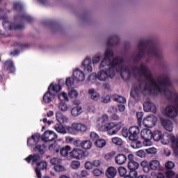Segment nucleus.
I'll use <instances>...</instances> for the list:
<instances>
[{
    "mask_svg": "<svg viewBox=\"0 0 178 178\" xmlns=\"http://www.w3.org/2000/svg\"><path fill=\"white\" fill-rule=\"evenodd\" d=\"M41 159V157L40 156V154H31L28 157L25 159V161H27L28 163H30V162H33V163H38V161Z\"/></svg>",
    "mask_w": 178,
    "mask_h": 178,
    "instance_id": "4be33fe9",
    "label": "nucleus"
},
{
    "mask_svg": "<svg viewBox=\"0 0 178 178\" xmlns=\"http://www.w3.org/2000/svg\"><path fill=\"white\" fill-rule=\"evenodd\" d=\"M140 136L143 140H152V131L151 129H143L140 132Z\"/></svg>",
    "mask_w": 178,
    "mask_h": 178,
    "instance_id": "aec40b11",
    "label": "nucleus"
},
{
    "mask_svg": "<svg viewBox=\"0 0 178 178\" xmlns=\"http://www.w3.org/2000/svg\"><path fill=\"white\" fill-rule=\"evenodd\" d=\"M67 104L63 102H60L58 104V109L61 111V112H66L67 111Z\"/></svg>",
    "mask_w": 178,
    "mask_h": 178,
    "instance_id": "79ce46f5",
    "label": "nucleus"
},
{
    "mask_svg": "<svg viewBox=\"0 0 178 178\" xmlns=\"http://www.w3.org/2000/svg\"><path fill=\"white\" fill-rule=\"evenodd\" d=\"M137 170H130L129 175L131 178H137V176H138V172L136 171Z\"/></svg>",
    "mask_w": 178,
    "mask_h": 178,
    "instance_id": "4d7b16f0",
    "label": "nucleus"
},
{
    "mask_svg": "<svg viewBox=\"0 0 178 178\" xmlns=\"http://www.w3.org/2000/svg\"><path fill=\"white\" fill-rule=\"evenodd\" d=\"M127 161V156L124 154H119L115 156V162L117 165H124Z\"/></svg>",
    "mask_w": 178,
    "mask_h": 178,
    "instance_id": "6ab92c4d",
    "label": "nucleus"
},
{
    "mask_svg": "<svg viewBox=\"0 0 178 178\" xmlns=\"http://www.w3.org/2000/svg\"><path fill=\"white\" fill-rule=\"evenodd\" d=\"M107 122H109V117L106 114L103 115L102 117H100L98 119L97 122V124L98 129L101 131H102V128L104 127V129H106V124H108V123H106Z\"/></svg>",
    "mask_w": 178,
    "mask_h": 178,
    "instance_id": "9b49d317",
    "label": "nucleus"
},
{
    "mask_svg": "<svg viewBox=\"0 0 178 178\" xmlns=\"http://www.w3.org/2000/svg\"><path fill=\"white\" fill-rule=\"evenodd\" d=\"M144 115V113L143 112H138L136 113V118L138 119V124H141L143 122V116Z\"/></svg>",
    "mask_w": 178,
    "mask_h": 178,
    "instance_id": "3c124183",
    "label": "nucleus"
},
{
    "mask_svg": "<svg viewBox=\"0 0 178 178\" xmlns=\"http://www.w3.org/2000/svg\"><path fill=\"white\" fill-rule=\"evenodd\" d=\"M21 19H23L24 20H26V22H28V23H31V22H33V18H31V17H30L27 15H22Z\"/></svg>",
    "mask_w": 178,
    "mask_h": 178,
    "instance_id": "5fc2aeb1",
    "label": "nucleus"
},
{
    "mask_svg": "<svg viewBox=\"0 0 178 178\" xmlns=\"http://www.w3.org/2000/svg\"><path fill=\"white\" fill-rule=\"evenodd\" d=\"M146 152L147 154H156V148L155 147H151L149 149H146Z\"/></svg>",
    "mask_w": 178,
    "mask_h": 178,
    "instance_id": "680f3d73",
    "label": "nucleus"
},
{
    "mask_svg": "<svg viewBox=\"0 0 178 178\" xmlns=\"http://www.w3.org/2000/svg\"><path fill=\"white\" fill-rule=\"evenodd\" d=\"M111 101V97L109 95H106L102 97V102L104 104H108Z\"/></svg>",
    "mask_w": 178,
    "mask_h": 178,
    "instance_id": "338daca9",
    "label": "nucleus"
},
{
    "mask_svg": "<svg viewBox=\"0 0 178 178\" xmlns=\"http://www.w3.org/2000/svg\"><path fill=\"white\" fill-rule=\"evenodd\" d=\"M65 84L67 87H72V86L74 84V78H67L66 79Z\"/></svg>",
    "mask_w": 178,
    "mask_h": 178,
    "instance_id": "8fccbe9b",
    "label": "nucleus"
},
{
    "mask_svg": "<svg viewBox=\"0 0 178 178\" xmlns=\"http://www.w3.org/2000/svg\"><path fill=\"white\" fill-rule=\"evenodd\" d=\"M14 9H15V10H22L23 6L19 3H14Z\"/></svg>",
    "mask_w": 178,
    "mask_h": 178,
    "instance_id": "e2e57ef3",
    "label": "nucleus"
},
{
    "mask_svg": "<svg viewBox=\"0 0 178 178\" xmlns=\"http://www.w3.org/2000/svg\"><path fill=\"white\" fill-rule=\"evenodd\" d=\"M102 57V54L101 53H97L92 57L91 61L93 65H97L101 60V58Z\"/></svg>",
    "mask_w": 178,
    "mask_h": 178,
    "instance_id": "c9c22d12",
    "label": "nucleus"
},
{
    "mask_svg": "<svg viewBox=\"0 0 178 178\" xmlns=\"http://www.w3.org/2000/svg\"><path fill=\"white\" fill-rule=\"evenodd\" d=\"M73 78L76 81H84L86 76L84 75V72L80 69H76L73 72Z\"/></svg>",
    "mask_w": 178,
    "mask_h": 178,
    "instance_id": "a211bd4d",
    "label": "nucleus"
},
{
    "mask_svg": "<svg viewBox=\"0 0 178 178\" xmlns=\"http://www.w3.org/2000/svg\"><path fill=\"white\" fill-rule=\"evenodd\" d=\"M129 138L131 141H134L138 138V134H140V128L138 127H131L129 129Z\"/></svg>",
    "mask_w": 178,
    "mask_h": 178,
    "instance_id": "ddd939ff",
    "label": "nucleus"
},
{
    "mask_svg": "<svg viewBox=\"0 0 178 178\" xmlns=\"http://www.w3.org/2000/svg\"><path fill=\"white\" fill-rule=\"evenodd\" d=\"M106 175L108 178H115L116 175H118V170L115 167H109L107 169Z\"/></svg>",
    "mask_w": 178,
    "mask_h": 178,
    "instance_id": "393cba45",
    "label": "nucleus"
},
{
    "mask_svg": "<svg viewBox=\"0 0 178 178\" xmlns=\"http://www.w3.org/2000/svg\"><path fill=\"white\" fill-rule=\"evenodd\" d=\"M88 93L92 101L97 102L101 97V95H99V93L97 92L94 88L88 89Z\"/></svg>",
    "mask_w": 178,
    "mask_h": 178,
    "instance_id": "412c9836",
    "label": "nucleus"
},
{
    "mask_svg": "<svg viewBox=\"0 0 178 178\" xmlns=\"http://www.w3.org/2000/svg\"><path fill=\"white\" fill-rule=\"evenodd\" d=\"M92 173H93L94 176H96L97 177H98L101 176V175H104V171H102V170L96 168L92 171Z\"/></svg>",
    "mask_w": 178,
    "mask_h": 178,
    "instance_id": "864d4df0",
    "label": "nucleus"
},
{
    "mask_svg": "<svg viewBox=\"0 0 178 178\" xmlns=\"http://www.w3.org/2000/svg\"><path fill=\"white\" fill-rule=\"evenodd\" d=\"M139 167L140 164L136 161L128 162V169H129V170H137Z\"/></svg>",
    "mask_w": 178,
    "mask_h": 178,
    "instance_id": "7c9ffc66",
    "label": "nucleus"
},
{
    "mask_svg": "<svg viewBox=\"0 0 178 178\" xmlns=\"http://www.w3.org/2000/svg\"><path fill=\"white\" fill-rule=\"evenodd\" d=\"M165 168L166 169H173V168H175V163L172 162V161H168L165 163Z\"/></svg>",
    "mask_w": 178,
    "mask_h": 178,
    "instance_id": "bf43d9fd",
    "label": "nucleus"
},
{
    "mask_svg": "<svg viewBox=\"0 0 178 178\" xmlns=\"http://www.w3.org/2000/svg\"><path fill=\"white\" fill-rule=\"evenodd\" d=\"M81 147L83 149H90L92 147V142L88 140H83L81 143Z\"/></svg>",
    "mask_w": 178,
    "mask_h": 178,
    "instance_id": "cd10ccee",
    "label": "nucleus"
},
{
    "mask_svg": "<svg viewBox=\"0 0 178 178\" xmlns=\"http://www.w3.org/2000/svg\"><path fill=\"white\" fill-rule=\"evenodd\" d=\"M4 67L10 73H15L16 68L13 65V62L10 60H8L4 63Z\"/></svg>",
    "mask_w": 178,
    "mask_h": 178,
    "instance_id": "5701e85b",
    "label": "nucleus"
},
{
    "mask_svg": "<svg viewBox=\"0 0 178 178\" xmlns=\"http://www.w3.org/2000/svg\"><path fill=\"white\" fill-rule=\"evenodd\" d=\"M50 163L54 166H57L58 165H60L62 163V159L54 157L50 160Z\"/></svg>",
    "mask_w": 178,
    "mask_h": 178,
    "instance_id": "a19ab883",
    "label": "nucleus"
},
{
    "mask_svg": "<svg viewBox=\"0 0 178 178\" xmlns=\"http://www.w3.org/2000/svg\"><path fill=\"white\" fill-rule=\"evenodd\" d=\"M143 145L145 147H151V145H152V141H151V139H145Z\"/></svg>",
    "mask_w": 178,
    "mask_h": 178,
    "instance_id": "052dcab7",
    "label": "nucleus"
},
{
    "mask_svg": "<svg viewBox=\"0 0 178 178\" xmlns=\"http://www.w3.org/2000/svg\"><path fill=\"white\" fill-rule=\"evenodd\" d=\"M47 168H48V163H47V161H40L37 163L35 172L38 178L42 177L41 170H47Z\"/></svg>",
    "mask_w": 178,
    "mask_h": 178,
    "instance_id": "1a4fd4ad",
    "label": "nucleus"
},
{
    "mask_svg": "<svg viewBox=\"0 0 178 178\" xmlns=\"http://www.w3.org/2000/svg\"><path fill=\"white\" fill-rule=\"evenodd\" d=\"M136 155L139 156V158H145V152H144V150H139L137 152Z\"/></svg>",
    "mask_w": 178,
    "mask_h": 178,
    "instance_id": "0e129e2a",
    "label": "nucleus"
},
{
    "mask_svg": "<svg viewBox=\"0 0 178 178\" xmlns=\"http://www.w3.org/2000/svg\"><path fill=\"white\" fill-rule=\"evenodd\" d=\"M58 99H60V102H63V101L69 102V97L67 96V93L65 92L60 93L58 95Z\"/></svg>",
    "mask_w": 178,
    "mask_h": 178,
    "instance_id": "ea45409f",
    "label": "nucleus"
},
{
    "mask_svg": "<svg viewBox=\"0 0 178 178\" xmlns=\"http://www.w3.org/2000/svg\"><path fill=\"white\" fill-rule=\"evenodd\" d=\"M40 136L39 134H35L31 138H28L27 145L28 147H34V145H37L40 142Z\"/></svg>",
    "mask_w": 178,
    "mask_h": 178,
    "instance_id": "f3484780",
    "label": "nucleus"
},
{
    "mask_svg": "<svg viewBox=\"0 0 178 178\" xmlns=\"http://www.w3.org/2000/svg\"><path fill=\"white\" fill-rule=\"evenodd\" d=\"M147 58L146 62L148 63L152 58L156 59H163V52L154 43L149 42L145 39L139 41L138 44V50L132 54V59L134 62Z\"/></svg>",
    "mask_w": 178,
    "mask_h": 178,
    "instance_id": "f03ea898",
    "label": "nucleus"
},
{
    "mask_svg": "<svg viewBox=\"0 0 178 178\" xmlns=\"http://www.w3.org/2000/svg\"><path fill=\"white\" fill-rule=\"evenodd\" d=\"M82 66L85 72L91 73L92 72V61L90 57H87L82 63Z\"/></svg>",
    "mask_w": 178,
    "mask_h": 178,
    "instance_id": "2eb2a0df",
    "label": "nucleus"
},
{
    "mask_svg": "<svg viewBox=\"0 0 178 178\" xmlns=\"http://www.w3.org/2000/svg\"><path fill=\"white\" fill-rule=\"evenodd\" d=\"M60 147L57 143H53L49 146V151L51 152H59Z\"/></svg>",
    "mask_w": 178,
    "mask_h": 178,
    "instance_id": "473e14b6",
    "label": "nucleus"
},
{
    "mask_svg": "<svg viewBox=\"0 0 178 178\" xmlns=\"http://www.w3.org/2000/svg\"><path fill=\"white\" fill-rule=\"evenodd\" d=\"M54 129L57 133H60V134H66L67 133L66 128H65V127L60 124H56L54 127Z\"/></svg>",
    "mask_w": 178,
    "mask_h": 178,
    "instance_id": "bb28decb",
    "label": "nucleus"
},
{
    "mask_svg": "<svg viewBox=\"0 0 178 178\" xmlns=\"http://www.w3.org/2000/svg\"><path fill=\"white\" fill-rule=\"evenodd\" d=\"M170 136H163L161 137V141L163 145H168L170 143Z\"/></svg>",
    "mask_w": 178,
    "mask_h": 178,
    "instance_id": "58836bf2",
    "label": "nucleus"
},
{
    "mask_svg": "<svg viewBox=\"0 0 178 178\" xmlns=\"http://www.w3.org/2000/svg\"><path fill=\"white\" fill-rule=\"evenodd\" d=\"M83 112V109L80 106L74 107L71 111V115L76 118V116H79V115H81Z\"/></svg>",
    "mask_w": 178,
    "mask_h": 178,
    "instance_id": "c85d7f7f",
    "label": "nucleus"
},
{
    "mask_svg": "<svg viewBox=\"0 0 178 178\" xmlns=\"http://www.w3.org/2000/svg\"><path fill=\"white\" fill-rule=\"evenodd\" d=\"M85 168L87 169V170H91L92 168H94V165L92 164V162L88 161L85 163Z\"/></svg>",
    "mask_w": 178,
    "mask_h": 178,
    "instance_id": "13d9d810",
    "label": "nucleus"
},
{
    "mask_svg": "<svg viewBox=\"0 0 178 178\" xmlns=\"http://www.w3.org/2000/svg\"><path fill=\"white\" fill-rule=\"evenodd\" d=\"M178 115L177 108L172 105H168L165 107L163 115L170 119H175Z\"/></svg>",
    "mask_w": 178,
    "mask_h": 178,
    "instance_id": "0eeeda50",
    "label": "nucleus"
},
{
    "mask_svg": "<svg viewBox=\"0 0 178 178\" xmlns=\"http://www.w3.org/2000/svg\"><path fill=\"white\" fill-rule=\"evenodd\" d=\"M163 136V135H162V131L159 130L154 131L152 134V138L156 142L161 141Z\"/></svg>",
    "mask_w": 178,
    "mask_h": 178,
    "instance_id": "c756f323",
    "label": "nucleus"
},
{
    "mask_svg": "<svg viewBox=\"0 0 178 178\" xmlns=\"http://www.w3.org/2000/svg\"><path fill=\"white\" fill-rule=\"evenodd\" d=\"M119 37L113 35L110 37L107 42L108 48L104 54V58L101 62L99 69L105 67V70L99 71L97 74H92L88 77L89 81L94 83L95 79L99 81H108L109 79H113L116 75V72H120L121 77L123 80H129L131 74L138 79V82L134 85L131 91V97L138 100L140 94L147 95L153 94L159 95L163 92L165 83L168 81L169 76L168 74H161L154 78L151 70L145 63H141L140 67H134L130 70L128 64L124 63L123 57L113 58V51L109 49V47L118 45L119 44Z\"/></svg>",
    "mask_w": 178,
    "mask_h": 178,
    "instance_id": "f257e3e1",
    "label": "nucleus"
},
{
    "mask_svg": "<svg viewBox=\"0 0 178 178\" xmlns=\"http://www.w3.org/2000/svg\"><path fill=\"white\" fill-rule=\"evenodd\" d=\"M93 165V168H99L101 166V161L99 160H95L93 162H92Z\"/></svg>",
    "mask_w": 178,
    "mask_h": 178,
    "instance_id": "69168bd1",
    "label": "nucleus"
},
{
    "mask_svg": "<svg viewBox=\"0 0 178 178\" xmlns=\"http://www.w3.org/2000/svg\"><path fill=\"white\" fill-rule=\"evenodd\" d=\"M34 151H38L41 155L45 154V145H38L33 148Z\"/></svg>",
    "mask_w": 178,
    "mask_h": 178,
    "instance_id": "72a5a7b5",
    "label": "nucleus"
},
{
    "mask_svg": "<svg viewBox=\"0 0 178 178\" xmlns=\"http://www.w3.org/2000/svg\"><path fill=\"white\" fill-rule=\"evenodd\" d=\"M68 95L70 98H77L79 92L76 90H72L69 92Z\"/></svg>",
    "mask_w": 178,
    "mask_h": 178,
    "instance_id": "de8ad7c7",
    "label": "nucleus"
},
{
    "mask_svg": "<svg viewBox=\"0 0 178 178\" xmlns=\"http://www.w3.org/2000/svg\"><path fill=\"white\" fill-rule=\"evenodd\" d=\"M60 154L62 156H67L69 155V151H70V146H65L60 148Z\"/></svg>",
    "mask_w": 178,
    "mask_h": 178,
    "instance_id": "2f4dec72",
    "label": "nucleus"
},
{
    "mask_svg": "<svg viewBox=\"0 0 178 178\" xmlns=\"http://www.w3.org/2000/svg\"><path fill=\"white\" fill-rule=\"evenodd\" d=\"M115 152H111L110 153H108L106 154V159H112V158H113V156H115Z\"/></svg>",
    "mask_w": 178,
    "mask_h": 178,
    "instance_id": "774afa93",
    "label": "nucleus"
},
{
    "mask_svg": "<svg viewBox=\"0 0 178 178\" xmlns=\"http://www.w3.org/2000/svg\"><path fill=\"white\" fill-rule=\"evenodd\" d=\"M118 172L121 177H124V176H126V174L127 173V170L124 167H120L118 168Z\"/></svg>",
    "mask_w": 178,
    "mask_h": 178,
    "instance_id": "c03bdc74",
    "label": "nucleus"
},
{
    "mask_svg": "<svg viewBox=\"0 0 178 178\" xmlns=\"http://www.w3.org/2000/svg\"><path fill=\"white\" fill-rule=\"evenodd\" d=\"M87 125L79 123L73 122L71 126L67 127V130L70 134H77L79 132H84L88 130Z\"/></svg>",
    "mask_w": 178,
    "mask_h": 178,
    "instance_id": "39448f33",
    "label": "nucleus"
},
{
    "mask_svg": "<svg viewBox=\"0 0 178 178\" xmlns=\"http://www.w3.org/2000/svg\"><path fill=\"white\" fill-rule=\"evenodd\" d=\"M0 20H3L2 25L3 29L6 30H22V29H24V25L22 24H17L15 26L12 25V24L8 22V17L6 15L2 14V10L0 9Z\"/></svg>",
    "mask_w": 178,
    "mask_h": 178,
    "instance_id": "20e7f679",
    "label": "nucleus"
},
{
    "mask_svg": "<svg viewBox=\"0 0 178 178\" xmlns=\"http://www.w3.org/2000/svg\"><path fill=\"white\" fill-rule=\"evenodd\" d=\"M62 90V86L51 83L48 88V91L43 96V101L45 104H49L55 99V96Z\"/></svg>",
    "mask_w": 178,
    "mask_h": 178,
    "instance_id": "7ed1b4c3",
    "label": "nucleus"
},
{
    "mask_svg": "<svg viewBox=\"0 0 178 178\" xmlns=\"http://www.w3.org/2000/svg\"><path fill=\"white\" fill-rule=\"evenodd\" d=\"M161 122L165 130L170 132L173 131V122L171 120L168 119L161 118Z\"/></svg>",
    "mask_w": 178,
    "mask_h": 178,
    "instance_id": "dca6fc26",
    "label": "nucleus"
},
{
    "mask_svg": "<svg viewBox=\"0 0 178 178\" xmlns=\"http://www.w3.org/2000/svg\"><path fill=\"white\" fill-rule=\"evenodd\" d=\"M108 113L113 114V113H118V107L114 106H111L108 108Z\"/></svg>",
    "mask_w": 178,
    "mask_h": 178,
    "instance_id": "09e8293b",
    "label": "nucleus"
},
{
    "mask_svg": "<svg viewBox=\"0 0 178 178\" xmlns=\"http://www.w3.org/2000/svg\"><path fill=\"white\" fill-rule=\"evenodd\" d=\"M113 99L116 102H119L120 104H126V98L119 95H115L113 96Z\"/></svg>",
    "mask_w": 178,
    "mask_h": 178,
    "instance_id": "f704fd0d",
    "label": "nucleus"
},
{
    "mask_svg": "<svg viewBox=\"0 0 178 178\" xmlns=\"http://www.w3.org/2000/svg\"><path fill=\"white\" fill-rule=\"evenodd\" d=\"M80 161H73L70 164V167L72 169H79V168H80Z\"/></svg>",
    "mask_w": 178,
    "mask_h": 178,
    "instance_id": "a18cd8bd",
    "label": "nucleus"
},
{
    "mask_svg": "<svg viewBox=\"0 0 178 178\" xmlns=\"http://www.w3.org/2000/svg\"><path fill=\"white\" fill-rule=\"evenodd\" d=\"M56 117L58 122L60 123V124L63 123H67V122H69V118L66 115L62 114V113H56Z\"/></svg>",
    "mask_w": 178,
    "mask_h": 178,
    "instance_id": "b1692460",
    "label": "nucleus"
},
{
    "mask_svg": "<svg viewBox=\"0 0 178 178\" xmlns=\"http://www.w3.org/2000/svg\"><path fill=\"white\" fill-rule=\"evenodd\" d=\"M112 143L115 145H123V140L119 137L113 138Z\"/></svg>",
    "mask_w": 178,
    "mask_h": 178,
    "instance_id": "37998d69",
    "label": "nucleus"
},
{
    "mask_svg": "<svg viewBox=\"0 0 178 178\" xmlns=\"http://www.w3.org/2000/svg\"><path fill=\"white\" fill-rule=\"evenodd\" d=\"M58 138V135L54 131H46L42 136V140L44 143L54 141Z\"/></svg>",
    "mask_w": 178,
    "mask_h": 178,
    "instance_id": "6e6552de",
    "label": "nucleus"
},
{
    "mask_svg": "<svg viewBox=\"0 0 178 178\" xmlns=\"http://www.w3.org/2000/svg\"><path fill=\"white\" fill-rule=\"evenodd\" d=\"M95 144L98 148H104L106 145V141L104 139H97Z\"/></svg>",
    "mask_w": 178,
    "mask_h": 178,
    "instance_id": "e433bc0d",
    "label": "nucleus"
},
{
    "mask_svg": "<svg viewBox=\"0 0 178 178\" xmlns=\"http://www.w3.org/2000/svg\"><path fill=\"white\" fill-rule=\"evenodd\" d=\"M85 154L86 152H84V151L79 148H75L70 152V156L75 158V159H83V158L86 156Z\"/></svg>",
    "mask_w": 178,
    "mask_h": 178,
    "instance_id": "4468645a",
    "label": "nucleus"
},
{
    "mask_svg": "<svg viewBox=\"0 0 178 178\" xmlns=\"http://www.w3.org/2000/svg\"><path fill=\"white\" fill-rule=\"evenodd\" d=\"M131 145L132 148H134V149L141 148L143 147V143H141L140 140H137L136 139V140H132Z\"/></svg>",
    "mask_w": 178,
    "mask_h": 178,
    "instance_id": "4c0bfd02",
    "label": "nucleus"
},
{
    "mask_svg": "<svg viewBox=\"0 0 178 178\" xmlns=\"http://www.w3.org/2000/svg\"><path fill=\"white\" fill-rule=\"evenodd\" d=\"M54 170H56V172H66V168H65V166L60 164H58L57 165H55Z\"/></svg>",
    "mask_w": 178,
    "mask_h": 178,
    "instance_id": "49530a36",
    "label": "nucleus"
},
{
    "mask_svg": "<svg viewBox=\"0 0 178 178\" xmlns=\"http://www.w3.org/2000/svg\"><path fill=\"white\" fill-rule=\"evenodd\" d=\"M123 127V122L115 123L113 122H108L106 124V131H109L110 136L118 134L120 129Z\"/></svg>",
    "mask_w": 178,
    "mask_h": 178,
    "instance_id": "423d86ee",
    "label": "nucleus"
},
{
    "mask_svg": "<svg viewBox=\"0 0 178 178\" xmlns=\"http://www.w3.org/2000/svg\"><path fill=\"white\" fill-rule=\"evenodd\" d=\"M176 173L173 170L167 171L165 172V176L167 178H173Z\"/></svg>",
    "mask_w": 178,
    "mask_h": 178,
    "instance_id": "6e6d98bb",
    "label": "nucleus"
},
{
    "mask_svg": "<svg viewBox=\"0 0 178 178\" xmlns=\"http://www.w3.org/2000/svg\"><path fill=\"white\" fill-rule=\"evenodd\" d=\"M143 109L145 112H152V113H156V107L149 99H147V101L143 104Z\"/></svg>",
    "mask_w": 178,
    "mask_h": 178,
    "instance_id": "9d476101",
    "label": "nucleus"
},
{
    "mask_svg": "<svg viewBox=\"0 0 178 178\" xmlns=\"http://www.w3.org/2000/svg\"><path fill=\"white\" fill-rule=\"evenodd\" d=\"M157 118L155 115H149L143 120V124L145 127H154L156 123Z\"/></svg>",
    "mask_w": 178,
    "mask_h": 178,
    "instance_id": "f8f14e48",
    "label": "nucleus"
},
{
    "mask_svg": "<svg viewBox=\"0 0 178 178\" xmlns=\"http://www.w3.org/2000/svg\"><path fill=\"white\" fill-rule=\"evenodd\" d=\"M149 167L152 170H158L161 168V164L158 160H152L149 163Z\"/></svg>",
    "mask_w": 178,
    "mask_h": 178,
    "instance_id": "a878e982",
    "label": "nucleus"
},
{
    "mask_svg": "<svg viewBox=\"0 0 178 178\" xmlns=\"http://www.w3.org/2000/svg\"><path fill=\"white\" fill-rule=\"evenodd\" d=\"M90 138L92 141L96 142L98 140V138H99V136H98V134L95 132H91L90 135Z\"/></svg>",
    "mask_w": 178,
    "mask_h": 178,
    "instance_id": "603ef678",
    "label": "nucleus"
}]
</instances>
